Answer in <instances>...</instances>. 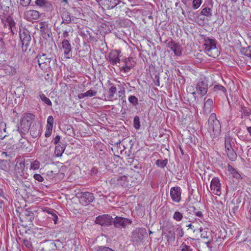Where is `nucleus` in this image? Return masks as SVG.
Returning a JSON list of instances; mask_svg holds the SVG:
<instances>
[{
  "label": "nucleus",
  "mask_w": 251,
  "mask_h": 251,
  "mask_svg": "<svg viewBox=\"0 0 251 251\" xmlns=\"http://www.w3.org/2000/svg\"><path fill=\"white\" fill-rule=\"evenodd\" d=\"M35 118V115L30 113H25L21 121V126L19 128V131L21 134L25 135L29 130L33 121Z\"/></svg>",
  "instance_id": "nucleus-1"
},
{
  "label": "nucleus",
  "mask_w": 251,
  "mask_h": 251,
  "mask_svg": "<svg viewBox=\"0 0 251 251\" xmlns=\"http://www.w3.org/2000/svg\"><path fill=\"white\" fill-rule=\"evenodd\" d=\"M207 130L210 133L214 134H219L220 132L221 126L220 122L216 119V115L212 114L208 119Z\"/></svg>",
  "instance_id": "nucleus-2"
},
{
  "label": "nucleus",
  "mask_w": 251,
  "mask_h": 251,
  "mask_svg": "<svg viewBox=\"0 0 251 251\" xmlns=\"http://www.w3.org/2000/svg\"><path fill=\"white\" fill-rule=\"evenodd\" d=\"M147 236V233L145 228H137L132 231L131 241L133 244L139 245L143 242Z\"/></svg>",
  "instance_id": "nucleus-3"
},
{
  "label": "nucleus",
  "mask_w": 251,
  "mask_h": 251,
  "mask_svg": "<svg viewBox=\"0 0 251 251\" xmlns=\"http://www.w3.org/2000/svg\"><path fill=\"white\" fill-rule=\"evenodd\" d=\"M20 39L22 43V49L23 52L27 50L30 51L29 44L31 41V37L28 31H20L19 33Z\"/></svg>",
  "instance_id": "nucleus-4"
},
{
  "label": "nucleus",
  "mask_w": 251,
  "mask_h": 251,
  "mask_svg": "<svg viewBox=\"0 0 251 251\" xmlns=\"http://www.w3.org/2000/svg\"><path fill=\"white\" fill-rule=\"evenodd\" d=\"M197 93L203 96L205 95L208 90V81L205 77L201 76L198 80L196 84Z\"/></svg>",
  "instance_id": "nucleus-5"
},
{
  "label": "nucleus",
  "mask_w": 251,
  "mask_h": 251,
  "mask_svg": "<svg viewBox=\"0 0 251 251\" xmlns=\"http://www.w3.org/2000/svg\"><path fill=\"white\" fill-rule=\"evenodd\" d=\"M50 56V54L42 53L36 57L38 65L42 70H45L49 67L51 59Z\"/></svg>",
  "instance_id": "nucleus-6"
},
{
  "label": "nucleus",
  "mask_w": 251,
  "mask_h": 251,
  "mask_svg": "<svg viewBox=\"0 0 251 251\" xmlns=\"http://www.w3.org/2000/svg\"><path fill=\"white\" fill-rule=\"evenodd\" d=\"M132 221L128 218L116 216L113 218V224L115 227L117 228H126L127 225H130Z\"/></svg>",
  "instance_id": "nucleus-7"
},
{
  "label": "nucleus",
  "mask_w": 251,
  "mask_h": 251,
  "mask_svg": "<svg viewBox=\"0 0 251 251\" xmlns=\"http://www.w3.org/2000/svg\"><path fill=\"white\" fill-rule=\"evenodd\" d=\"M95 222L101 226H110L112 225L113 218L108 214H103L96 217Z\"/></svg>",
  "instance_id": "nucleus-8"
},
{
  "label": "nucleus",
  "mask_w": 251,
  "mask_h": 251,
  "mask_svg": "<svg viewBox=\"0 0 251 251\" xmlns=\"http://www.w3.org/2000/svg\"><path fill=\"white\" fill-rule=\"evenodd\" d=\"M204 41L205 43L204 45L205 46V52L209 56L215 57L214 55L212 53V50H216L217 49L216 41L214 39L207 37L205 38Z\"/></svg>",
  "instance_id": "nucleus-9"
},
{
  "label": "nucleus",
  "mask_w": 251,
  "mask_h": 251,
  "mask_svg": "<svg viewBox=\"0 0 251 251\" xmlns=\"http://www.w3.org/2000/svg\"><path fill=\"white\" fill-rule=\"evenodd\" d=\"M9 2L7 0H0V18L3 21L9 16Z\"/></svg>",
  "instance_id": "nucleus-10"
},
{
  "label": "nucleus",
  "mask_w": 251,
  "mask_h": 251,
  "mask_svg": "<svg viewBox=\"0 0 251 251\" xmlns=\"http://www.w3.org/2000/svg\"><path fill=\"white\" fill-rule=\"evenodd\" d=\"M79 198L80 203L85 205L93 202L95 199L94 194L89 192H81Z\"/></svg>",
  "instance_id": "nucleus-11"
},
{
  "label": "nucleus",
  "mask_w": 251,
  "mask_h": 251,
  "mask_svg": "<svg viewBox=\"0 0 251 251\" xmlns=\"http://www.w3.org/2000/svg\"><path fill=\"white\" fill-rule=\"evenodd\" d=\"M210 189L215 195L220 196L221 194V185L218 177H214L212 179L210 183Z\"/></svg>",
  "instance_id": "nucleus-12"
},
{
  "label": "nucleus",
  "mask_w": 251,
  "mask_h": 251,
  "mask_svg": "<svg viewBox=\"0 0 251 251\" xmlns=\"http://www.w3.org/2000/svg\"><path fill=\"white\" fill-rule=\"evenodd\" d=\"M181 189L179 186L172 187L170 189V195L172 201L178 203L181 201Z\"/></svg>",
  "instance_id": "nucleus-13"
},
{
  "label": "nucleus",
  "mask_w": 251,
  "mask_h": 251,
  "mask_svg": "<svg viewBox=\"0 0 251 251\" xmlns=\"http://www.w3.org/2000/svg\"><path fill=\"white\" fill-rule=\"evenodd\" d=\"M111 183L126 187L127 185L128 180L126 176H115L112 178L110 181Z\"/></svg>",
  "instance_id": "nucleus-14"
},
{
  "label": "nucleus",
  "mask_w": 251,
  "mask_h": 251,
  "mask_svg": "<svg viewBox=\"0 0 251 251\" xmlns=\"http://www.w3.org/2000/svg\"><path fill=\"white\" fill-rule=\"evenodd\" d=\"M40 14L37 10H30L24 13V18L28 21L36 20L39 18Z\"/></svg>",
  "instance_id": "nucleus-15"
},
{
  "label": "nucleus",
  "mask_w": 251,
  "mask_h": 251,
  "mask_svg": "<svg viewBox=\"0 0 251 251\" xmlns=\"http://www.w3.org/2000/svg\"><path fill=\"white\" fill-rule=\"evenodd\" d=\"M174 226L166 227L164 232V235L167 239L168 242H173L175 240V233Z\"/></svg>",
  "instance_id": "nucleus-16"
},
{
  "label": "nucleus",
  "mask_w": 251,
  "mask_h": 251,
  "mask_svg": "<svg viewBox=\"0 0 251 251\" xmlns=\"http://www.w3.org/2000/svg\"><path fill=\"white\" fill-rule=\"evenodd\" d=\"M16 164L15 167V170L17 175L22 176L24 175V171L25 168V160L21 158L16 159Z\"/></svg>",
  "instance_id": "nucleus-17"
},
{
  "label": "nucleus",
  "mask_w": 251,
  "mask_h": 251,
  "mask_svg": "<svg viewBox=\"0 0 251 251\" xmlns=\"http://www.w3.org/2000/svg\"><path fill=\"white\" fill-rule=\"evenodd\" d=\"M62 48L63 49L65 57L66 58H70L71 56L72 46L68 40L64 39L62 41Z\"/></svg>",
  "instance_id": "nucleus-18"
},
{
  "label": "nucleus",
  "mask_w": 251,
  "mask_h": 251,
  "mask_svg": "<svg viewBox=\"0 0 251 251\" xmlns=\"http://www.w3.org/2000/svg\"><path fill=\"white\" fill-rule=\"evenodd\" d=\"M190 242L188 241L187 243L183 242L180 246L181 251H194V245H193L192 241H195V239L190 238L187 239Z\"/></svg>",
  "instance_id": "nucleus-19"
},
{
  "label": "nucleus",
  "mask_w": 251,
  "mask_h": 251,
  "mask_svg": "<svg viewBox=\"0 0 251 251\" xmlns=\"http://www.w3.org/2000/svg\"><path fill=\"white\" fill-rule=\"evenodd\" d=\"M109 61L111 64L115 65L119 63L120 59L119 57V52L117 50L111 51L109 54Z\"/></svg>",
  "instance_id": "nucleus-20"
},
{
  "label": "nucleus",
  "mask_w": 251,
  "mask_h": 251,
  "mask_svg": "<svg viewBox=\"0 0 251 251\" xmlns=\"http://www.w3.org/2000/svg\"><path fill=\"white\" fill-rule=\"evenodd\" d=\"M61 16L62 19L61 24H63V23L68 24L70 23L72 21H73L74 19L73 16H71V13L65 9L62 11Z\"/></svg>",
  "instance_id": "nucleus-21"
},
{
  "label": "nucleus",
  "mask_w": 251,
  "mask_h": 251,
  "mask_svg": "<svg viewBox=\"0 0 251 251\" xmlns=\"http://www.w3.org/2000/svg\"><path fill=\"white\" fill-rule=\"evenodd\" d=\"M212 5L211 7L202 6V9L200 13V16L205 17L207 20H209L212 16Z\"/></svg>",
  "instance_id": "nucleus-22"
},
{
  "label": "nucleus",
  "mask_w": 251,
  "mask_h": 251,
  "mask_svg": "<svg viewBox=\"0 0 251 251\" xmlns=\"http://www.w3.org/2000/svg\"><path fill=\"white\" fill-rule=\"evenodd\" d=\"M56 248L55 244L53 242L50 241L46 242L39 251H55Z\"/></svg>",
  "instance_id": "nucleus-23"
},
{
  "label": "nucleus",
  "mask_w": 251,
  "mask_h": 251,
  "mask_svg": "<svg viewBox=\"0 0 251 251\" xmlns=\"http://www.w3.org/2000/svg\"><path fill=\"white\" fill-rule=\"evenodd\" d=\"M40 126L36 124L33 125V126L29 128V132L31 136L34 138H37L41 134Z\"/></svg>",
  "instance_id": "nucleus-24"
},
{
  "label": "nucleus",
  "mask_w": 251,
  "mask_h": 251,
  "mask_svg": "<svg viewBox=\"0 0 251 251\" xmlns=\"http://www.w3.org/2000/svg\"><path fill=\"white\" fill-rule=\"evenodd\" d=\"M120 0H105L103 5L107 9H111L114 8L120 3Z\"/></svg>",
  "instance_id": "nucleus-25"
},
{
  "label": "nucleus",
  "mask_w": 251,
  "mask_h": 251,
  "mask_svg": "<svg viewBox=\"0 0 251 251\" xmlns=\"http://www.w3.org/2000/svg\"><path fill=\"white\" fill-rule=\"evenodd\" d=\"M227 171L233 177L237 179V180L242 178L240 174L229 164L227 165Z\"/></svg>",
  "instance_id": "nucleus-26"
},
{
  "label": "nucleus",
  "mask_w": 251,
  "mask_h": 251,
  "mask_svg": "<svg viewBox=\"0 0 251 251\" xmlns=\"http://www.w3.org/2000/svg\"><path fill=\"white\" fill-rule=\"evenodd\" d=\"M234 144V140L229 136L225 137V151H227L233 149V145Z\"/></svg>",
  "instance_id": "nucleus-27"
},
{
  "label": "nucleus",
  "mask_w": 251,
  "mask_h": 251,
  "mask_svg": "<svg viewBox=\"0 0 251 251\" xmlns=\"http://www.w3.org/2000/svg\"><path fill=\"white\" fill-rule=\"evenodd\" d=\"M66 148V146L60 143V144H58L55 146L54 153L56 156H61L64 152Z\"/></svg>",
  "instance_id": "nucleus-28"
},
{
  "label": "nucleus",
  "mask_w": 251,
  "mask_h": 251,
  "mask_svg": "<svg viewBox=\"0 0 251 251\" xmlns=\"http://www.w3.org/2000/svg\"><path fill=\"white\" fill-rule=\"evenodd\" d=\"M22 216H25V219L28 221L31 222L34 218V213L29 209H25L23 211Z\"/></svg>",
  "instance_id": "nucleus-29"
},
{
  "label": "nucleus",
  "mask_w": 251,
  "mask_h": 251,
  "mask_svg": "<svg viewBox=\"0 0 251 251\" xmlns=\"http://www.w3.org/2000/svg\"><path fill=\"white\" fill-rule=\"evenodd\" d=\"M213 101L211 99H208L204 103L203 110L205 113H209L213 107Z\"/></svg>",
  "instance_id": "nucleus-30"
},
{
  "label": "nucleus",
  "mask_w": 251,
  "mask_h": 251,
  "mask_svg": "<svg viewBox=\"0 0 251 251\" xmlns=\"http://www.w3.org/2000/svg\"><path fill=\"white\" fill-rule=\"evenodd\" d=\"M240 111L241 112V118L251 115V109L249 108L245 107L244 105H241Z\"/></svg>",
  "instance_id": "nucleus-31"
},
{
  "label": "nucleus",
  "mask_w": 251,
  "mask_h": 251,
  "mask_svg": "<svg viewBox=\"0 0 251 251\" xmlns=\"http://www.w3.org/2000/svg\"><path fill=\"white\" fill-rule=\"evenodd\" d=\"M44 211L47 213H50L51 217L50 218L54 221L55 224H57L58 217L56 214V211L55 210L46 208L44 210Z\"/></svg>",
  "instance_id": "nucleus-32"
},
{
  "label": "nucleus",
  "mask_w": 251,
  "mask_h": 251,
  "mask_svg": "<svg viewBox=\"0 0 251 251\" xmlns=\"http://www.w3.org/2000/svg\"><path fill=\"white\" fill-rule=\"evenodd\" d=\"M227 156L231 161H235L237 159V155L233 149L226 151Z\"/></svg>",
  "instance_id": "nucleus-33"
},
{
  "label": "nucleus",
  "mask_w": 251,
  "mask_h": 251,
  "mask_svg": "<svg viewBox=\"0 0 251 251\" xmlns=\"http://www.w3.org/2000/svg\"><path fill=\"white\" fill-rule=\"evenodd\" d=\"M213 91L217 93H223L226 94V88L221 84L215 85L213 87Z\"/></svg>",
  "instance_id": "nucleus-34"
},
{
  "label": "nucleus",
  "mask_w": 251,
  "mask_h": 251,
  "mask_svg": "<svg viewBox=\"0 0 251 251\" xmlns=\"http://www.w3.org/2000/svg\"><path fill=\"white\" fill-rule=\"evenodd\" d=\"M108 82L110 87L108 90V98L111 99L113 98L114 94L117 92V88L116 86H114L112 83H110L109 81Z\"/></svg>",
  "instance_id": "nucleus-35"
},
{
  "label": "nucleus",
  "mask_w": 251,
  "mask_h": 251,
  "mask_svg": "<svg viewBox=\"0 0 251 251\" xmlns=\"http://www.w3.org/2000/svg\"><path fill=\"white\" fill-rule=\"evenodd\" d=\"M188 17L190 20L193 22H198L199 14L198 12L189 11L188 14Z\"/></svg>",
  "instance_id": "nucleus-36"
},
{
  "label": "nucleus",
  "mask_w": 251,
  "mask_h": 251,
  "mask_svg": "<svg viewBox=\"0 0 251 251\" xmlns=\"http://www.w3.org/2000/svg\"><path fill=\"white\" fill-rule=\"evenodd\" d=\"M35 3L40 7H48L50 5V2L47 0H36Z\"/></svg>",
  "instance_id": "nucleus-37"
},
{
  "label": "nucleus",
  "mask_w": 251,
  "mask_h": 251,
  "mask_svg": "<svg viewBox=\"0 0 251 251\" xmlns=\"http://www.w3.org/2000/svg\"><path fill=\"white\" fill-rule=\"evenodd\" d=\"M240 52L243 55L249 57L251 60V46L242 48Z\"/></svg>",
  "instance_id": "nucleus-38"
},
{
  "label": "nucleus",
  "mask_w": 251,
  "mask_h": 251,
  "mask_svg": "<svg viewBox=\"0 0 251 251\" xmlns=\"http://www.w3.org/2000/svg\"><path fill=\"white\" fill-rule=\"evenodd\" d=\"M127 60L129 61V58H126L124 60L125 65L121 69L122 71L125 73H128L129 71L134 66V64H131L130 65H127Z\"/></svg>",
  "instance_id": "nucleus-39"
},
{
  "label": "nucleus",
  "mask_w": 251,
  "mask_h": 251,
  "mask_svg": "<svg viewBox=\"0 0 251 251\" xmlns=\"http://www.w3.org/2000/svg\"><path fill=\"white\" fill-rule=\"evenodd\" d=\"M192 211L193 212L195 216L202 218L203 217V213L201 211H196V208L193 206H190L187 208L186 211Z\"/></svg>",
  "instance_id": "nucleus-40"
},
{
  "label": "nucleus",
  "mask_w": 251,
  "mask_h": 251,
  "mask_svg": "<svg viewBox=\"0 0 251 251\" xmlns=\"http://www.w3.org/2000/svg\"><path fill=\"white\" fill-rule=\"evenodd\" d=\"M171 50L177 56H180L182 54L181 46L178 43H176Z\"/></svg>",
  "instance_id": "nucleus-41"
},
{
  "label": "nucleus",
  "mask_w": 251,
  "mask_h": 251,
  "mask_svg": "<svg viewBox=\"0 0 251 251\" xmlns=\"http://www.w3.org/2000/svg\"><path fill=\"white\" fill-rule=\"evenodd\" d=\"M39 97L43 102H44L45 104H47L49 106H51L52 105V102L50 100L46 97L45 94L41 92L39 94Z\"/></svg>",
  "instance_id": "nucleus-42"
},
{
  "label": "nucleus",
  "mask_w": 251,
  "mask_h": 251,
  "mask_svg": "<svg viewBox=\"0 0 251 251\" xmlns=\"http://www.w3.org/2000/svg\"><path fill=\"white\" fill-rule=\"evenodd\" d=\"M5 151L2 152V154H5L6 156H11L13 154V146L8 145L6 146Z\"/></svg>",
  "instance_id": "nucleus-43"
},
{
  "label": "nucleus",
  "mask_w": 251,
  "mask_h": 251,
  "mask_svg": "<svg viewBox=\"0 0 251 251\" xmlns=\"http://www.w3.org/2000/svg\"><path fill=\"white\" fill-rule=\"evenodd\" d=\"M168 164V159L164 160L158 159L155 162L156 165L161 168H164Z\"/></svg>",
  "instance_id": "nucleus-44"
},
{
  "label": "nucleus",
  "mask_w": 251,
  "mask_h": 251,
  "mask_svg": "<svg viewBox=\"0 0 251 251\" xmlns=\"http://www.w3.org/2000/svg\"><path fill=\"white\" fill-rule=\"evenodd\" d=\"M176 232L178 238H180L183 236L184 232L180 225H177L176 228Z\"/></svg>",
  "instance_id": "nucleus-45"
},
{
  "label": "nucleus",
  "mask_w": 251,
  "mask_h": 251,
  "mask_svg": "<svg viewBox=\"0 0 251 251\" xmlns=\"http://www.w3.org/2000/svg\"><path fill=\"white\" fill-rule=\"evenodd\" d=\"M6 22L8 25L9 26V28L11 29V31H12V28L15 26V23L12 20V18L10 16V15L7 17V18H5L3 22Z\"/></svg>",
  "instance_id": "nucleus-46"
},
{
  "label": "nucleus",
  "mask_w": 251,
  "mask_h": 251,
  "mask_svg": "<svg viewBox=\"0 0 251 251\" xmlns=\"http://www.w3.org/2000/svg\"><path fill=\"white\" fill-rule=\"evenodd\" d=\"M173 218L176 221L179 222L183 218V214L179 211H176L174 214Z\"/></svg>",
  "instance_id": "nucleus-47"
},
{
  "label": "nucleus",
  "mask_w": 251,
  "mask_h": 251,
  "mask_svg": "<svg viewBox=\"0 0 251 251\" xmlns=\"http://www.w3.org/2000/svg\"><path fill=\"white\" fill-rule=\"evenodd\" d=\"M129 102L133 106H136L138 104V100L134 96H130L128 97Z\"/></svg>",
  "instance_id": "nucleus-48"
},
{
  "label": "nucleus",
  "mask_w": 251,
  "mask_h": 251,
  "mask_svg": "<svg viewBox=\"0 0 251 251\" xmlns=\"http://www.w3.org/2000/svg\"><path fill=\"white\" fill-rule=\"evenodd\" d=\"M134 127L136 129H139L140 128V119L138 116H135L133 121Z\"/></svg>",
  "instance_id": "nucleus-49"
},
{
  "label": "nucleus",
  "mask_w": 251,
  "mask_h": 251,
  "mask_svg": "<svg viewBox=\"0 0 251 251\" xmlns=\"http://www.w3.org/2000/svg\"><path fill=\"white\" fill-rule=\"evenodd\" d=\"M6 124L4 123H0V128H3V131L5 133V134L2 136V135L0 136V139L1 140H3L5 137L7 136H8V132H7V131H6Z\"/></svg>",
  "instance_id": "nucleus-50"
},
{
  "label": "nucleus",
  "mask_w": 251,
  "mask_h": 251,
  "mask_svg": "<svg viewBox=\"0 0 251 251\" xmlns=\"http://www.w3.org/2000/svg\"><path fill=\"white\" fill-rule=\"evenodd\" d=\"M202 3L201 0H193L192 1V6L194 9H198Z\"/></svg>",
  "instance_id": "nucleus-51"
},
{
  "label": "nucleus",
  "mask_w": 251,
  "mask_h": 251,
  "mask_svg": "<svg viewBox=\"0 0 251 251\" xmlns=\"http://www.w3.org/2000/svg\"><path fill=\"white\" fill-rule=\"evenodd\" d=\"M6 74L9 75H13L16 73V69L11 66H8L6 69Z\"/></svg>",
  "instance_id": "nucleus-52"
},
{
  "label": "nucleus",
  "mask_w": 251,
  "mask_h": 251,
  "mask_svg": "<svg viewBox=\"0 0 251 251\" xmlns=\"http://www.w3.org/2000/svg\"><path fill=\"white\" fill-rule=\"evenodd\" d=\"M54 119L53 116H49L47 119V126L53 128Z\"/></svg>",
  "instance_id": "nucleus-53"
},
{
  "label": "nucleus",
  "mask_w": 251,
  "mask_h": 251,
  "mask_svg": "<svg viewBox=\"0 0 251 251\" xmlns=\"http://www.w3.org/2000/svg\"><path fill=\"white\" fill-rule=\"evenodd\" d=\"M23 244L28 249H31L32 248V244L30 240L25 239L23 240Z\"/></svg>",
  "instance_id": "nucleus-54"
},
{
  "label": "nucleus",
  "mask_w": 251,
  "mask_h": 251,
  "mask_svg": "<svg viewBox=\"0 0 251 251\" xmlns=\"http://www.w3.org/2000/svg\"><path fill=\"white\" fill-rule=\"evenodd\" d=\"M97 251H114L109 247L105 246H99L97 248Z\"/></svg>",
  "instance_id": "nucleus-55"
},
{
  "label": "nucleus",
  "mask_w": 251,
  "mask_h": 251,
  "mask_svg": "<svg viewBox=\"0 0 251 251\" xmlns=\"http://www.w3.org/2000/svg\"><path fill=\"white\" fill-rule=\"evenodd\" d=\"M86 97H92L93 96H95L97 94V92L91 89L89 90L86 92L85 93Z\"/></svg>",
  "instance_id": "nucleus-56"
},
{
  "label": "nucleus",
  "mask_w": 251,
  "mask_h": 251,
  "mask_svg": "<svg viewBox=\"0 0 251 251\" xmlns=\"http://www.w3.org/2000/svg\"><path fill=\"white\" fill-rule=\"evenodd\" d=\"M40 163L39 162L35 160L31 164V168L33 170H36L39 168Z\"/></svg>",
  "instance_id": "nucleus-57"
},
{
  "label": "nucleus",
  "mask_w": 251,
  "mask_h": 251,
  "mask_svg": "<svg viewBox=\"0 0 251 251\" xmlns=\"http://www.w3.org/2000/svg\"><path fill=\"white\" fill-rule=\"evenodd\" d=\"M119 88H120V90L119 91V97L121 98L125 96V88L124 87L121 86L120 85Z\"/></svg>",
  "instance_id": "nucleus-58"
},
{
  "label": "nucleus",
  "mask_w": 251,
  "mask_h": 251,
  "mask_svg": "<svg viewBox=\"0 0 251 251\" xmlns=\"http://www.w3.org/2000/svg\"><path fill=\"white\" fill-rule=\"evenodd\" d=\"M52 131V127L47 126L45 134V136L46 137H49L51 134Z\"/></svg>",
  "instance_id": "nucleus-59"
},
{
  "label": "nucleus",
  "mask_w": 251,
  "mask_h": 251,
  "mask_svg": "<svg viewBox=\"0 0 251 251\" xmlns=\"http://www.w3.org/2000/svg\"><path fill=\"white\" fill-rule=\"evenodd\" d=\"M31 0H20V3L23 6L26 7L29 5Z\"/></svg>",
  "instance_id": "nucleus-60"
},
{
  "label": "nucleus",
  "mask_w": 251,
  "mask_h": 251,
  "mask_svg": "<svg viewBox=\"0 0 251 251\" xmlns=\"http://www.w3.org/2000/svg\"><path fill=\"white\" fill-rule=\"evenodd\" d=\"M34 178L39 181V182H42L44 180V178L40 175V174H35L33 176Z\"/></svg>",
  "instance_id": "nucleus-61"
},
{
  "label": "nucleus",
  "mask_w": 251,
  "mask_h": 251,
  "mask_svg": "<svg viewBox=\"0 0 251 251\" xmlns=\"http://www.w3.org/2000/svg\"><path fill=\"white\" fill-rule=\"evenodd\" d=\"M177 43H176L175 42L173 41H169L167 44V46L168 48H169L171 50H172V48H174V47L175 46V45Z\"/></svg>",
  "instance_id": "nucleus-62"
},
{
  "label": "nucleus",
  "mask_w": 251,
  "mask_h": 251,
  "mask_svg": "<svg viewBox=\"0 0 251 251\" xmlns=\"http://www.w3.org/2000/svg\"><path fill=\"white\" fill-rule=\"evenodd\" d=\"M60 136L59 135L56 136L53 140V144L55 145L59 144V143H60Z\"/></svg>",
  "instance_id": "nucleus-63"
},
{
  "label": "nucleus",
  "mask_w": 251,
  "mask_h": 251,
  "mask_svg": "<svg viewBox=\"0 0 251 251\" xmlns=\"http://www.w3.org/2000/svg\"><path fill=\"white\" fill-rule=\"evenodd\" d=\"M40 25H41V26H40L41 31L44 32L45 33H46V29L44 26L45 24L44 23L42 22L40 23Z\"/></svg>",
  "instance_id": "nucleus-64"
}]
</instances>
